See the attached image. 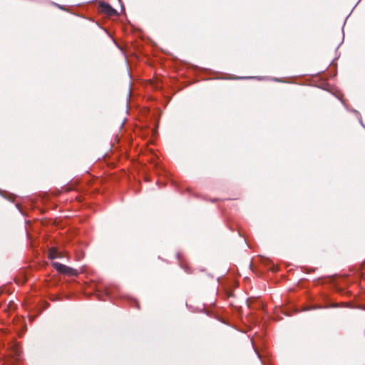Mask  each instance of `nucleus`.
Here are the masks:
<instances>
[{
  "mask_svg": "<svg viewBox=\"0 0 365 365\" xmlns=\"http://www.w3.org/2000/svg\"><path fill=\"white\" fill-rule=\"evenodd\" d=\"M1 346L4 349L5 358L3 365H17L21 361V349L14 337L0 342V346Z\"/></svg>",
  "mask_w": 365,
  "mask_h": 365,
  "instance_id": "nucleus-1",
  "label": "nucleus"
},
{
  "mask_svg": "<svg viewBox=\"0 0 365 365\" xmlns=\"http://www.w3.org/2000/svg\"><path fill=\"white\" fill-rule=\"evenodd\" d=\"M140 151L143 155H148L150 156L148 162L153 165V168L157 174L167 175V171L161 163L158 160V157L153 149L146 147L145 150H143L142 148Z\"/></svg>",
  "mask_w": 365,
  "mask_h": 365,
  "instance_id": "nucleus-2",
  "label": "nucleus"
},
{
  "mask_svg": "<svg viewBox=\"0 0 365 365\" xmlns=\"http://www.w3.org/2000/svg\"><path fill=\"white\" fill-rule=\"evenodd\" d=\"M48 306V304L46 302H42L41 304H28L26 309L29 310L28 317L29 321L33 322Z\"/></svg>",
  "mask_w": 365,
  "mask_h": 365,
  "instance_id": "nucleus-3",
  "label": "nucleus"
},
{
  "mask_svg": "<svg viewBox=\"0 0 365 365\" xmlns=\"http://www.w3.org/2000/svg\"><path fill=\"white\" fill-rule=\"evenodd\" d=\"M339 278L341 279V281L345 282L346 283H348L349 279L346 276H338L337 274L331 275L329 277V282H331L332 285V289L334 292L340 294H347L349 293V291L346 290L345 289L342 288L339 284Z\"/></svg>",
  "mask_w": 365,
  "mask_h": 365,
  "instance_id": "nucleus-4",
  "label": "nucleus"
},
{
  "mask_svg": "<svg viewBox=\"0 0 365 365\" xmlns=\"http://www.w3.org/2000/svg\"><path fill=\"white\" fill-rule=\"evenodd\" d=\"M15 329L19 336H21L26 330V325L23 318L15 317L13 319Z\"/></svg>",
  "mask_w": 365,
  "mask_h": 365,
  "instance_id": "nucleus-5",
  "label": "nucleus"
},
{
  "mask_svg": "<svg viewBox=\"0 0 365 365\" xmlns=\"http://www.w3.org/2000/svg\"><path fill=\"white\" fill-rule=\"evenodd\" d=\"M53 266L61 272L67 273L68 274H76L77 273L76 270L68 267L65 264H61L59 262H53Z\"/></svg>",
  "mask_w": 365,
  "mask_h": 365,
  "instance_id": "nucleus-6",
  "label": "nucleus"
},
{
  "mask_svg": "<svg viewBox=\"0 0 365 365\" xmlns=\"http://www.w3.org/2000/svg\"><path fill=\"white\" fill-rule=\"evenodd\" d=\"M100 9L101 11L108 15V16H113L116 14V11L108 3L102 2L100 4Z\"/></svg>",
  "mask_w": 365,
  "mask_h": 365,
  "instance_id": "nucleus-7",
  "label": "nucleus"
},
{
  "mask_svg": "<svg viewBox=\"0 0 365 365\" xmlns=\"http://www.w3.org/2000/svg\"><path fill=\"white\" fill-rule=\"evenodd\" d=\"M323 300L327 304L326 306H322V305H317L315 307H312L307 310L309 309H322V308H328V307H338V304L336 303H330V299L329 297L324 294L323 295Z\"/></svg>",
  "mask_w": 365,
  "mask_h": 365,
  "instance_id": "nucleus-8",
  "label": "nucleus"
},
{
  "mask_svg": "<svg viewBox=\"0 0 365 365\" xmlns=\"http://www.w3.org/2000/svg\"><path fill=\"white\" fill-rule=\"evenodd\" d=\"M262 262L267 267H269V269L272 271H277V269H275L274 264L273 262L268 258L263 257Z\"/></svg>",
  "mask_w": 365,
  "mask_h": 365,
  "instance_id": "nucleus-9",
  "label": "nucleus"
},
{
  "mask_svg": "<svg viewBox=\"0 0 365 365\" xmlns=\"http://www.w3.org/2000/svg\"><path fill=\"white\" fill-rule=\"evenodd\" d=\"M176 258L180 261V267L186 272V273H190V268L184 264L182 262H181V254L180 252H177L176 253Z\"/></svg>",
  "mask_w": 365,
  "mask_h": 365,
  "instance_id": "nucleus-10",
  "label": "nucleus"
},
{
  "mask_svg": "<svg viewBox=\"0 0 365 365\" xmlns=\"http://www.w3.org/2000/svg\"><path fill=\"white\" fill-rule=\"evenodd\" d=\"M113 294V290L110 287H105L103 289V295L108 297H112Z\"/></svg>",
  "mask_w": 365,
  "mask_h": 365,
  "instance_id": "nucleus-11",
  "label": "nucleus"
},
{
  "mask_svg": "<svg viewBox=\"0 0 365 365\" xmlns=\"http://www.w3.org/2000/svg\"><path fill=\"white\" fill-rule=\"evenodd\" d=\"M128 299L130 304H135V306L137 307V309H139V304H138L137 301L135 299H133V298L128 297Z\"/></svg>",
  "mask_w": 365,
  "mask_h": 365,
  "instance_id": "nucleus-12",
  "label": "nucleus"
},
{
  "mask_svg": "<svg viewBox=\"0 0 365 365\" xmlns=\"http://www.w3.org/2000/svg\"><path fill=\"white\" fill-rule=\"evenodd\" d=\"M251 344H252V347H253V349H254V350H255V354H257V356L258 359L260 360V363H261V364H262V365H263L262 361V359H261V356H260V355L259 354V353L257 352V351L255 349V348L254 347V345H253V343H252V341H251Z\"/></svg>",
  "mask_w": 365,
  "mask_h": 365,
  "instance_id": "nucleus-13",
  "label": "nucleus"
},
{
  "mask_svg": "<svg viewBox=\"0 0 365 365\" xmlns=\"http://www.w3.org/2000/svg\"><path fill=\"white\" fill-rule=\"evenodd\" d=\"M282 313L286 316H290L292 314V312L288 311L287 309L283 310Z\"/></svg>",
  "mask_w": 365,
  "mask_h": 365,
  "instance_id": "nucleus-14",
  "label": "nucleus"
},
{
  "mask_svg": "<svg viewBox=\"0 0 365 365\" xmlns=\"http://www.w3.org/2000/svg\"><path fill=\"white\" fill-rule=\"evenodd\" d=\"M50 257H51V259L58 257V256L57 255H56L54 253H51V252L50 253Z\"/></svg>",
  "mask_w": 365,
  "mask_h": 365,
  "instance_id": "nucleus-15",
  "label": "nucleus"
},
{
  "mask_svg": "<svg viewBox=\"0 0 365 365\" xmlns=\"http://www.w3.org/2000/svg\"><path fill=\"white\" fill-rule=\"evenodd\" d=\"M0 195H1L3 197H4V198H6V199H8L9 200H10V198H9L7 196H5V195H4V192H3V191H2L1 190H0Z\"/></svg>",
  "mask_w": 365,
  "mask_h": 365,
  "instance_id": "nucleus-16",
  "label": "nucleus"
},
{
  "mask_svg": "<svg viewBox=\"0 0 365 365\" xmlns=\"http://www.w3.org/2000/svg\"><path fill=\"white\" fill-rule=\"evenodd\" d=\"M120 139H121V138H114V141H115V143H118L120 142Z\"/></svg>",
  "mask_w": 365,
  "mask_h": 365,
  "instance_id": "nucleus-17",
  "label": "nucleus"
},
{
  "mask_svg": "<svg viewBox=\"0 0 365 365\" xmlns=\"http://www.w3.org/2000/svg\"><path fill=\"white\" fill-rule=\"evenodd\" d=\"M217 200H218V199H217V198H212V199H211V200H210V201H211L212 202H217Z\"/></svg>",
  "mask_w": 365,
  "mask_h": 365,
  "instance_id": "nucleus-18",
  "label": "nucleus"
},
{
  "mask_svg": "<svg viewBox=\"0 0 365 365\" xmlns=\"http://www.w3.org/2000/svg\"><path fill=\"white\" fill-rule=\"evenodd\" d=\"M16 207L20 211V206H19V204H16Z\"/></svg>",
  "mask_w": 365,
  "mask_h": 365,
  "instance_id": "nucleus-19",
  "label": "nucleus"
},
{
  "mask_svg": "<svg viewBox=\"0 0 365 365\" xmlns=\"http://www.w3.org/2000/svg\"><path fill=\"white\" fill-rule=\"evenodd\" d=\"M222 322L225 324L226 325H230L228 323L225 322V321H222Z\"/></svg>",
  "mask_w": 365,
  "mask_h": 365,
  "instance_id": "nucleus-20",
  "label": "nucleus"
},
{
  "mask_svg": "<svg viewBox=\"0 0 365 365\" xmlns=\"http://www.w3.org/2000/svg\"><path fill=\"white\" fill-rule=\"evenodd\" d=\"M234 308L236 309V311H238L237 307H235Z\"/></svg>",
  "mask_w": 365,
  "mask_h": 365,
  "instance_id": "nucleus-21",
  "label": "nucleus"
}]
</instances>
